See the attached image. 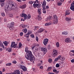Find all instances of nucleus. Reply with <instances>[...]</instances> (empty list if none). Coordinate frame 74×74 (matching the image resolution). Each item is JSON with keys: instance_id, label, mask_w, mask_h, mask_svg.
<instances>
[{"instance_id": "nucleus-26", "label": "nucleus", "mask_w": 74, "mask_h": 74, "mask_svg": "<svg viewBox=\"0 0 74 74\" xmlns=\"http://www.w3.org/2000/svg\"><path fill=\"white\" fill-rule=\"evenodd\" d=\"M60 58H61V56H59L57 58L55 59V61H58Z\"/></svg>"}, {"instance_id": "nucleus-32", "label": "nucleus", "mask_w": 74, "mask_h": 74, "mask_svg": "<svg viewBox=\"0 0 74 74\" xmlns=\"http://www.w3.org/2000/svg\"><path fill=\"white\" fill-rule=\"evenodd\" d=\"M14 25V22H11L10 24V28L12 27V25Z\"/></svg>"}, {"instance_id": "nucleus-4", "label": "nucleus", "mask_w": 74, "mask_h": 74, "mask_svg": "<svg viewBox=\"0 0 74 74\" xmlns=\"http://www.w3.org/2000/svg\"><path fill=\"white\" fill-rule=\"evenodd\" d=\"M17 45L15 44V42H11V45H10L11 48H16L17 47L16 46Z\"/></svg>"}, {"instance_id": "nucleus-56", "label": "nucleus", "mask_w": 74, "mask_h": 74, "mask_svg": "<svg viewBox=\"0 0 74 74\" xmlns=\"http://www.w3.org/2000/svg\"><path fill=\"white\" fill-rule=\"evenodd\" d=\"M13 63H14V64H16V61H13L12 62Z\"/></svg>"}, {"instance_id": "nucleus-9", "label": "nucleus", "mask_w": 74, "mask_h": 74, "mask_svg": "<svg viewBox=\"0 0 74 74\" xmlns=\"http://www.w3.org/2000/svg\"><path fill=\"white\" fill-rule=\"evenodd\" d=\"M22 16L24 18V20H23V21H25L26 19H27V14H22Z\"/></svg>"}, {"instance_id": "nucleus-53", "label": "nucleus", "mask_w": 74, "mask_h": 74, "mask_svg": "<svg viewBox=\"0 0 74 74\" xmlns=\"http://www.w3.org/2000/svg\"><path fill=\"white\" fill-rule=\"evenodd\" d=\"M58 5H62V3L61 2H59L58 3Z\"/></svg>"}, {"instance_id": "nucleus-29", "label": "nucleus", "mask_w": 74, "mask_h": 74, "mask_svg": "<svg viewBox=\"0 0 74 74\" xmlns=\"http://www.w3.org/2000/svg\"><path fill=\"white\" fill-rule=\"evenodd\" d=\"M62 34H64V35H67L68 33L67 32H62Z\"/></svg>"}, {"instance_id": "nucleus-64", "label": "nucleus", "mask_w": 74, "mask_h": 74, "mask_svg": "<svg viewBox=\"0 0 74 74\" xmlns=\"http://www.w3.org/2000/svg\"><path fill=\"white\" fill-rule=\"evenodd\" d=\"M17 1H18V2H21V0H16Z\"/></svg>"}, {"instance_id": "nucleus-1", "label": "nucleus", "mask_w": 74, "mask_h": 74, "mask_svg": "<svg viewBox=\"0 0 74 74\" xmlns=\"http://www.w3.org/2000/svg\"><path fill=\"white\" fill-rule=\"evenodd\" d=\"M29 49L27 47H26L25 48V52H27L25 55V57L27 60H29L31 62H32L33 60H34L35 59V58H34L33 55L32 54V51L28 50Z\"/></svg>"}, {"instance_id": "nucleus-7", "label": "nucleus", "mask_w": 74, "mask_h": 74, "mask_svg": "<svg viewBox=\"0 0 74 74\" xmlns=\"http://www.w3.org/2000/svg\"><path fill=\"white\" fill-rule=\"evenodd\" d=\"M65 41L66 43H70L72 42V40H71L69 38H67L65 39Z\"/></svg>"}, {"instance_id": "nucleus-62", "label": "nucleus", "mask_w": 74, "mask_h": 74, "mask_svg": "<svg viewBox=\"0 0 74 74\" xmlns=\"http://www.w3.org/2000/svg\"><path fill=\"white\" fill-rule=\"evenodd\" d=\"M41 64L40 63H39V64H38V66H40V65Z\"/></svg>"}, {"instance_id": "nucleus-51", "label": "nucleus", "mask_w": 74, "mask_h": 74, "mask_svg": "<svg viewBox=\"0 0 74 74\" xmlns=\"http://www.w3.org/2000/svg\"><path fill=\"white\" fill-rule=\"evenodd\" d=\"M13 17V15H12V14H9V17L11 18Z\"/></svg>"}, {"instance_id": "nucleus-2", "label": "nucleus", "mask_w": 74, "mask_h": 74, "mask_svg": "<svg viewBox=\"0 0 74 74\" xmlns=\"http://www.w3.org/2000/svg\"><path fill=\"white\" fill-rule=\"evenodd\" d=\"M15 7V3L12 1H8L6 3L5 8L7 11H11Z\"/></svg>"}, {"instance_id": "nucleus-42", "label": "nucleus", "mask_w": 74, "mask_h": 74, "mask_svg": "<svg viewBox=\"0 0 74 74\" xmlns=\"http://www.w3.org/2000/svg\"><path fill=\"white\" fill-rule=\"evenodd\" d=\"M11 51H12V48H10L9 49L8 51L10 52H11Z\"/></svg>"}, {"instance_id": "nucleus-13", "label": "nucleus", "mask_w": 74, "mask_h": 74, "mask_svg": "<svg viewBox=\"0 0 74 74\" xmlns=\"http://www.w3.org/2000/svg\"><path fill=\"white\" fill-rule=\"evenodd\" d=\"M44 30H45V29H43L42 28H40L38 30V32L39 33H41V32H43V31H44Z\"/></svg>"}, {"instance_id": "nucleus-52", "label": "nucleus", "mask_w": 74, "mask_h": 74, "mask_svg": "<svg viewBox=\"0 0 74 74\" xmlns=\"http://www.w3.org/2000/svg\"><path fill=\"white\" fill-rule=\"evenodd\" d=\"M34 3H39V2L38 1V0H36V1L34 2Z\"/></svg>"}, {"instance_id": "nucleus-40", "label": "nucleus", "mask_w": 74, "mask_h": 74, "mask_svg": "<svg viewBox=\"0 0 74 74\" xmlns=\"http://www.w3.org/2000/svg\"><path fill=\"white\" fill-rule=\"evenodd\" d=\"M48 62L49 63H52V59H49L48 60Z\"/></svg>"}, {"instance_id": "nucleus-61", "label": "nucleus", "mask_w": 74, "mask_h": 74, "mask_svg": "<svg viewBox=\"0 0 74 74\" xmlns=\"http://www.w3.org/2000/svg\"><path fill=\"white\" fill-rule=\"evenodd\" d=\"M70 51L73 53H74V50H71Z\"/></svg>"}, {"instance_id": "nucleus-31", "label": "nucleus", "mask_w": 74, "mask_h": 74, "mask_svg": "<svg viewBox=\"0 0 74 74\" xmlns=\"http://www.w3.org/2000/svg\"><path fill=\"white\" fill-rule=\"evenodd\" d=\"M51 69H52V67L50 66L48 67L47 69V71H51Z\"/></svg>"}, {"instance_id": "nucleus-38", "label": "nucleus", "mask_w": 74, "mask_h": 74, "mask_svg": "<svg viewBox=\"0 0 74 74\" xmlns=\"http://www.w3.org/2000/svg\"><path fill=\"white\" fill-rule=\"evenodd\" d=\"M21 47H22V43L20 42L19 43L18 48H21Z\"/></svg>"}, {"instance_id": "nucleus-54", "label": "nucleus", "mask_w": 74, "mask_h": 74, "mask_svg": "<svg viewBox=\"0 0 74 74\" xmlns=\"http://www.w3.org/2000/svg\"><path fill=\"white\" fill-rule=\"evenodd\" d=\"M21 26H22V27H23V28L24 29L25 28V27L24 26V24L23 25H21Z\"/></svg>"}, {"instance_id": "nucleus-41", "label": "nucleus", "mask_w": 74, "mask_h": 74, "mask_svg": "<svg viewBox=\"0 0 74 74\" xmlns=\"http://www.w3.org/2000/svg\"><path fill=\"white\" fill-rule=\"evenodd\" d=\"M60 65L59 64H57L56 65V67L58 68L60 67Z\"/></svg>"}, {"instance_id": "nucleus-11", "label": "nucleus", "mask_w": 74, "mask_h": 74, "mask_svg": "<svg viewBox=\"0 0 74 74\" xmlns=\"http://www.w3.org/2000/svg\"><path fill=\"white\" fill-rule=\"evenodd\" d=\"M46 1L45 0H44L43 1V3H42V8H45V6H46Z\"/></svg>"}, {"instance_id": "nucleus-50", "label": "nucleus", "mask_w": 74, "mask_h": 74, "mask_svg": "<svg viewBox=\"0 0 74 74\" xmlns=\"http://www.w3.org/2000/svg\"><path fill=\"white\" fill-rule=\"evenodd\" d=\"M36 41H37L38 42V37L36 36Z\"/></svg>"}, {"instance_id": "nucleus-60", "label": "nucleus", "mask_w": 74, "mask_h": 74, "mask_svg": "<svg viewBox=\"0 0 74 74\" xmlns=\"http://www.w3.org/2000/svg\"><path fill=\"white\" fill-rule=\"evenodd\" d=\"M48 74H54V73H51V72H49Z\"/></svg>"}, {"instance_id": "nucleus-12", "label": "nucleus", "mask_w": 74, "mask_h": 74, "mask_svg": "<svg viewBox=\"0 0 74 74\" xmlns=\"http://www.w3.org/2000/svg\"><path fill=\"white\" fill-rule=\"evenodd\" d=\"M52 24H53V23L52 22H51L46 23V24H45V26H49V25H51Z\"/></svg>"}, {"instance_id": "nucleus-8", "label": "nucleus", "mask_w": 74, "mask_h": 74, "mask_svg": "<svg viewBox=\"0 0 74 74\" xmlns=\"http://www.w3.org/2000/svg\"><path fill=\"white\" fill-rule=\"evenodd\" d=\"M5 0H0V5L1 7H3L4 6L5 4Z\"/></svg>"}, {"instance_id": "nucleus-43", "label": "nucleus", "mask_w": 74, "mask_h": 74, "mask_svg": "<svg viewBox=\"0 0 74 74\" xmlns=\"http://www.w3.org/2000/svg\"><path fill=\"white\" fill-rule=\"evenodd\" d=\"M39 27H38L37 26H35L34 30H35V29H36V30H37V29H38V28H39Z\"/></svg>"}, {"instance_id": "nucleus-10", "label": "nucleus", "mask_w": 74, "mask_h": 74, "mask_svg": "<svg viewBox=\"0 0 74 74\" xmlns=\"http://www.w3.org/2000/svg\"><path fill=\"white\" fill-rule=\"evenodd\" d=\"M71 5V6L70 7L71 10L74 11V1L73 2V3H72Z\"/></svg>"}, {"instance_id": "nucleus-49", "label": "nucleus", "mask_w": 74, "mask_h": 74, "mask_svg": "<svg viewBox=\"0 0 74 74\" xmlns=\"http://www.w3.org/2000/svg\"><path fill=\"white\" fill-rule=\"evenodd\" d=\"M53 72H54V73H56L57 70H56V69H53Z\"/></svg>"}, {"instance_id": "nucleus-28", "label": "nucleus", "mask_w": 74, "mask_h": 74, "mask_svg": "<svg viewBox=\"0 0 74 74\" xmlns=\"http://www.w3.org/2000/svg\"><path fill=\"white\" fill-rule=\"evenodd\" d=\"M27 19H30V18H31V16L30 15V14H28L27 15Z\"/></svg>"}, {"instance_id": "nucleus-45", "label": "nucleus", "mask_w": 74, "mask_h": 74, "mask_svg": "<svg viewBox=\"0 0 74 74\" xmlns=\"http://www.w3.org/2000/svg\"><path fill=\"white\" fill-rule=\"evenodd\" d=\"M27 34L25 35L24 36L25 37H27V38H28L29 37V35H28L27 36Z\"/></svg>"}, {"instance_id": "nucleus-39", "label": "nucleus", "mask_w": 74, "mask_h": 74, "mask_svg": "<svg viewBox=\"0 0 74 74\" xmlns=\"http://www.w3.org/2000/svg\"><path fill=\"white\" fill-rule=\"evenodd\" d=\"M32 34V32L29 31H28L27 33V35H29L30 34Z\"/></svg>"}, {"instance_id": "nucleus-20", "label": "nucleus", "mask_w": 74, "mask_h": 74, "mask_svg": "<svg viewBox=\"0 0 74 74\" xmlns=\"http://www.w3.org/2000/svg\"><path fill=\"white\" fill-rule=\"evenodd\" d=\"M65 19L66 21H70L72 20L71 18L68 17H66Z\"/></svg>"}, {"instance_id": "nucleus-18", "label": "nucleus", "mask_w": 74, "mask_h": 74, "mask_svg": "<svg viewBox=\"0 0 74 74\" xmlns=\"http://www.w3.org/2000/svg\"><path fill=\"white\" fill-rule=\"evenodd\" d=\"M0 47H2L3 48H5L4 46L3 45V43L1 41H0Z\"/></svg>"}, {"instance_id": "nucleus-48", "label": "nucleus", "mask_w": 74, "mask_h": 74, "mask_svg": "<svg viewBox=\"0 0 74 74\" xmlns=\"http://www.w3.org/2000/svg\"><path fill=\"white\" fill-rule=\"evenodd\" d=\"M20 35L21 36H22L23 35V33L22 32H21L20 34Z\"/></svg>"}, {"instance_id": "nucleus-44", "label": "nucleus", "mask_w": 74, "mask_h": 74, "mask_svg": "<svg viewBox=\"0 0 74 74\" xmlns=\"http://www.w3.org/2000/svg\"><path fill=\"white\" fill-rule=\"evenodd\" d=\"M66 15H69L70 14V12H69L66 11Z\"/></svg>"}, {"instance_id": "nucleus-17", "label": "nucleus", "mask_w": 74, "mask_h": 74, "mask_svg": "<svg viewBox=\"0 0 74 74\" xmlns=\"http://www.w3.org/2000/svg\"><path fill=\"white\" fill-rule=\"evenodd\" d=\"M3 43L4 45L5 46V47H7L8 45V42L7 41H5L3 42Z\"/></svg>"}, {"instance_id": "nucleus-63", "label": "nucleus", "mask_w": 74, "mask_h": 74, "mask_svg": "<svg viewBox=\"0 0 74 74\" xmlns=\"http://www.w3.org/2000/svg\"><path fill=\"white\" fill-rule=\"evenodd\" d=\"M46 8H47L48 9L49 8V6L47 5L46 6Z\"/></svg>"}, {"instance_id": "nucleus-23", "label": "nucleus", "mask_w": 74, "mask_h": 74, "mask_svg": "<svg viewBox=\"0 0 74 74\" xmlns=\"http://www.w3.org/2000/svg\"><path fill=\"white\" fill-rule=\"evenodd\" d=\"M38 4L37 3L35 4L34 3L33 4V7L34 8H36L37 7H38Z\"/></svg>"}, {"instance_id": "nucleus-19", "label": "nucleus", "mask_w": 74, "mask_h": 74, "mask_svg": "<svg viewBox=\"0 0 74 74\" xmlns=\"http://www.w3.org/2000/svg\"><path fill=\"white\" fill-rule=\"evenodd\" d=\"M13 74H20L19 70H17L14 73H13Z\"/></svg>"}, {"instance_id": "nucleus-37", "label": "nucleus", "mask_w": 74, "mask_h": 74, "mask_svg": "<svg viewBox=\"0 0 74 74\" xmlns=\"http://www.w3.org/2000/svg\"><path fill=\"white\" fill-rule=\"evenodd\" d=\"M34 51L35 52H37V51H38V49H37V48H35L34 49Z\"/></svg>"}, {"instance_id": "nucleus-46", "label": "nucleus", "mask_w": 74, "mask_h": 74, "mask_svg": "<svg viewBox=\"0 0 74 74\" xmlns=\"http://www.w3.org/2000/svg\"><path fill=\"white\" fill-rule=\"evenodd\" d=\"M1 15L3 16H5V13H4V12L2 13Z\"/></svg>"}, {"instance_id": "nucleus-22", "label": "nucleus", "mask_w": 74, "mask_h": 74, "mask_svg": "<svg viewBox=\"0 0 74 74\" xmlns=\"http://www.w3.org/2000/svg\"><path fill=\"white\" fill-rule=\"evenodd\" d=\"M37 19L38 21H41L42 19V18H41V17L40 16H38L37 17Z\"/></svg>"}, {"instance_id": "nucleus-47", "label": "nucleus", "mask_w": 74, "mask_h": 74, "mask_svg": "<svg viewBox=\"0 0 74 74\" xmlns=\"http://www.w3.org/2000/svg\"><path fill=\"white\" fill-rule=\"evenodd\" d=\"M29 4H32L33 3V1H29Z\"/></svg>"}, {"instance_id": "nucleus-25", "label": "nucleus", "mask_w": 74, "mask_h": 74, "mask_svg": "<svg viewBox=\"0 0 74 74\" xmlns=\"http://www.w3.org/2000/svg\"><path fill=\"white\" fill-rule=\"evenodd\" d=\"M22 31L23 32H24V33H27V29L25 28V29H23L22 30Z\"/></svg>"}, {"instance_id": "nucleus-34", "label": "nucleus", "mask_w": 74, "mask_h": 74, "mask_svg": "<svg viewBox=\"0 0 74 74\" xmlns=\"http://www.w3.org/2000/svg\"><path fill=\"white\" fill-rule=\"evenodd\" d=\"M42 10H43V13H44V14H45L46 13V10L45 9V8H43L42 9Z\"/></svg>"}, {"instance_id": "nucleus-33", "label": "nucleus", "mask_w": 74, "mask_h": 74, "mask_svg": "<svg viewBox=\"0 0 74 74\" xmlns=\"http://www.w3.org/2000/svg\"><path fill=\"white\" fill-rule=\"evenodd\" d=\"M6 66H11V63H8L6 64Z\"/></svg>"}, {"instance_id": "nucleus-30", "label": "nucleus", "mask_w": 74, "mask_h": 74, "mask_svg": "<svg viewBox=\"0 0 74 74\" xmlns=\"http://www.w3.org/2000/svg\"><path fill=\"white\" fill-rule=\"evenodd\" d=\"M64 59H65V57H61L60 59V60H61V61H64Z\"/></svg>"}, {"instance_id": "nucleus-55", "label": "nucleus", "mask_w": 74, "mask_h": 74, "mask_svg": "<svg viewBox=\"0 0 74 74\" xmlns=\"http://www.w3.org/2000/svg\"><path fill=\"white\" fill-rule=\"evenodd\" d=\"M71 62L72 63H74V59H73L71 60Z\"/></svg>"}, {"instance_id": "nucleus-57", "label": "nucleus", "mask_w": 74, "mask_h": 74, "mask_svg": "<svg viewBox=\"0 0 74 74\" xmlns=\"http://www.w3.org/2000/svg\"><path fill=\"white\" fill-rule=\"evenodd\" d=\"M40 69H43V66H41L40 67Z\"/></svg>"}, {"instance_id": "nucleus-14", "label": "nucleus", "mask_w": 74, "mask_h": 74, "mask_svg": "<svg viewBox=\"0 0 74 74\" xmlns=\"http://www.w3.org/2000/svg\"><path fill=\"white\" fill-rule=\"evenodd\" d=\"M19 7L20 8H21L22 9H23V8H25L26 7V5L24 4L22 6H20Z\"/></svg>"}, {"instance_id": "nucleus-3", "label": "nucleus", "mask_w": 74, "mask_h": 74, "mask_svg": "<svg viewBox=\"0 0 74 74\" xmlns=\"http://www.w3.org/2000/svg\"><path fill=\"white\" fill-rule=\"evenodd\" d=\"M58 55V52H57V50H56L55 49H53V50L52 53V56L53 57H55L57 56Z\"/></svg>"}, {"instance_id": "nucleus-24", "label": "nucleus", "mask_w": 74, "mask_h": 74, "mask_svg": "<svg viewBox=\"0 0 74 74\" xmlns=\"http://www.w3.org/2000/svg\"><path fill=\"white\" fill-rule=\"evenodd\" d=\"M52 19V17H51V16H48L47 18V20H48L49 21L51 20Z\"/></svg>"}, {"instance_id": "nucleus-6", "label": "nucleus", "mask_w": 74, "mask_h": 74, "mask_svg": "<svg viewBox=\"0 0 74 74\" xmlns=\"http://www.w3.org/2000/svg\"><path fill=\"white\" fill-rule=\"evenodd\" d=\"M48 42V38L44 39L43 42V43L45 46H46Z\"/></svg>"}, {"instance_id": "nucleus-15", "label": "nucleus", "mask_w": 74, "mask_h": 74, "mask_svg": "<svg viewBox=\"0 0 74 74\" xmlns=\"http://www.w3.org/2000/svg\"><path fill=\"white\" fill-rule=\"evenodd\" d=\"M41 50L43 52H47V49L45 48L42 47Z\"/></svg>"}, {"instance_id": "nucleus-58", "label": "nucleus", "mask_w": 74, "mask_h": 74, "mask_svg": "<svg viewBox=\"0 0 74 74\" xmlns=\"http://www.w3.org/2000/svg\"><path fill=\"white\" fill-rule=\"evenodd\" d=\"M35 47H36V46H32V49H34V48H35Z\"/></svg>"}, {"instance_id": "nucleus-59", "label": "nucleus", "mask_w": 74, "mask_h": 74, "mask_svg": "<svg viewBox=\"0 0 74 74\" xmlns=\"http://www.w3.org/2000/svg\"><path fill=\"white\" fill-rule=\"evenodd\" d=\"M2 70H3L2 71H3V72H4L5 70V69L3 68V69Z\"/></svg>"}, {"instance_id": "nucleus-36", "label": "nucleus", "mask_w": 74, "mask_h": 74, "mask_svg": "<svg viewBox=\"0 0 74 74\" xmlns=\"http://www.w3.org/2000/svg\"><path fill=\"white\" fill-rule=\"evenodd\" d=\"M30 37H32V38H35V36H34V34H31L30 35Z\"/></svg>"}, {"instance_id": "nucleus-5", "label": "nucleus", "mask_w": 74, "mask_h": 74, "mask_svg": "<svg viewBox=\"0 0 74 74\" xmlns=\"http://www.w3.org/2000/svg\"><path fill=\"white\" fill-rule=\"evenodd\" d=\"M20 68L21 69L24 71H27V69L26 66H22L21 65H19Z\"/></svg>"}, {"instance_id": "nucleus-21", "label": "nucleus", "mask_w": 74, "mask_h": 74, "mask_svg": "<svg viewBox=\"0 0 74 74\" xmlns=\"http://www.w3.org/2000/svg\"><path fill=\"white\" fill-rule=\"evenodd\" d=\"M38 12L40 14H41V9L40 8H38Z\"/></svg>"}, {"instance_id": "nucleus-35", "label": "nucleus", "mask_w": 74, "mask_h": 74, "mask_svg": "<svg viewBox=\"0 0 74 74\" xmlns=\"http://www.w3.org/2000/svg\"><path fill=\"white\" fill-rule=\"evenodd\" d=\"M56 45L57 48H59V42H57Z\"/></svg>"}, {"instance_id": "nucleus-16", "label": "nucleus", "mask_w": 74, "mask_h": 74, "mask_svg": "<svg viewBox=\"0 0 74 74\" xmlns=\"http://www.w3.org/2000/svg\"><path fill=\"white\" fill-rule=\"evenodd\" d=\"M58 19H54L53 21V24H56L57 23H58Z\"/></svg>"}, {"instance_id": "nucleus-27", "label": "nucleus", "mask_w": 74, "mask_h": 74, "mask_svg": "<svg viewBox=\"0 0 74 74\" xmlns=\"http://www.w3.org/2000/svg\"><path fill=\"white\" fill-rule=\"evenodd\" d=\"M53 18L54 19H55V20L58 19V16L56 15V14H54L53 15Z\"/></svg>"}]
</instances>
